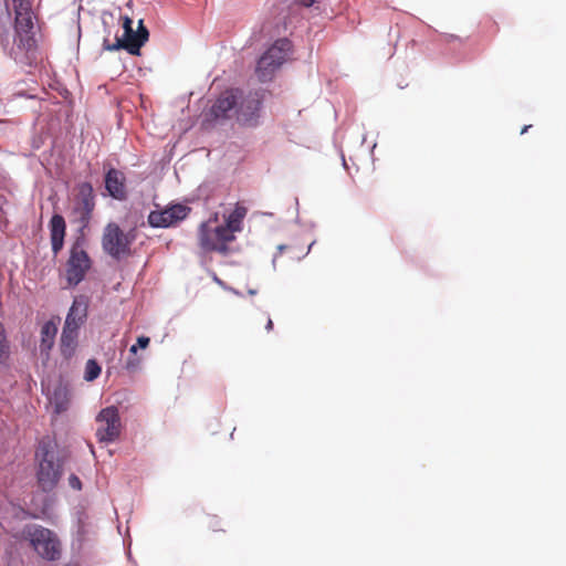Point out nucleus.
<instances>
[{
    "label": "nucleus",
    "mask_w": 566,
    "mask_h": 566,
    "mask_svg": "<svg viewBox=\"0 0 566 566\" xmlns=\"http://www.w3.org/2000/svg\"><path fill=\"white\" fill-rule=\"evenodd\" d=\"M14 36L10 42L11 14L7 0H0V44L7 55L20 64L35 59L34 14L29 0H13Z\"/></svg>",
    "instance_id": "obj_1"
},
{
    "label": "nucleus",
    "mask_w": 566,
    "mask_h": 566,
    "mask_svg": "<svg viewBox=\"0 0 566 566\" xmlns=\"http://www.w3.org/2000/svg\"><path fill=\"white\" fill-rule=\"evenodd\" d=\"M69 459V450L60 447L55 439L46 436L39 440L34 452L35 478L44 493L54 491L59 485Z\"/></svg>",
    "instance_id": "obj_2"
},
{
    "label": "nucleus",
    "mask_w": 566,
    "mask_h": 566,
    "mask_svg": "<svg viewBox=\"0 0 566 566\" xmlns=\"http://www.w3.org/2000/svg\"><path fill=\"white\" fill-rule=\"evenodd\" d=\"M292 51V43L289 39H277L269 46L256 62L255 74L265 83L270 82L275 72L286 62Z\"/></svg>",
    "instance_id": "obj_3"
},
{
    "label": "nucleus",
    "mask_w": 566,
    "mask_h": 566,
    "mask_svg": "<svg viewBox=\"0 0 566 566\" xmlns=\"http://www.w3.org/2000/svg\"><path fill=\"white\" fill-rule=\"evenodd\" d=\"M34 551L45 560L55 562L61 558L62 544L59 536L41 525H28L23 531Z\"/></svg>",
    "instance_id": "obj_4"
},
{
    "label": "nucleus",
    "mask_w": 566,
    "mask_h": 566,
    "mask_svg": "<svg viewBox=\"0 0 566 566\" xmlns=\"http://www.w3.org/2000/svg\"><path fill=\"white\" fill-rule=\"evenodd\" d=\"M264 96L265 91L263 88L247 93L240 90L235 115L241 125L256 127L260 124Z\"/></svg>",
    "instance_id": "obj_5"
},
{
    "label": "nucleus",
    "mask_w": 566,
    "mask_h": 566,
    "mask_svg": "<svg viewBox=\"0 0 566 566\" xmlns=\"http://www.w3.org/2000/svg\"><path fill=\"white\" fill-rule=\"evenodd\" d=\"M84 240L77 238L70 249V256L65 265V279L71 287L77 286L91 269V259L83 249Z\"/></svg>",
    "instance_id": "obj_6"
},
{
    "label": "nucleus",
    "mask_w": 566,
    "mask_h": 566,
    "mask_svg": "<svg viewBox=\"0 0 566 566\" xmlns=\"http://www.w3.org/2000/svg\"><path fill=\"white\" fill-rule=\"evenodd\" d=\"M99 427L96 429V438L99 443H112L122 432L120 417L117 407L109 406L102 409L96 416Z\"/></svg>",
    "instance_id": "obj_7"
},
{
    "label": "nucleus",
    "mask_w": 566,
    "mask_h": 566,
    "mask_svg": "<svg viewBox=\"0 0 566 566\" xmlns=\"http://www.w3.org/2000/svg\"><path fill=\"white\" fill-rule=\"evenodd\" d=\"M94 208L95 196L92 185L90 182L80 184L74 200L73 214L82 229L88 226Z\"/></svg>",
    "instance_id": "obj_8"
},
{
    "label": "nucleus",
    "mask_w": 566,
    "mask_h": 566,
    "mask_svg": "<svg viewBox=\"0 0 566 566\" xmlns=\"http://www.w3.org/2000/svg\"><path fill=\"white\" fill-rule=\"evenodd\" d=\"M96 537V525L84 511L77 512L76 526L72 538V549L81 553L91 547Z\"/></svg>",
    "instance_id": "obj_9"
},
{
    "label": "nucleus",
    "mask_w": 566,
    "mask_h": 566,
    "mask_svg": "<svg viewBox=\"0 0 566 566\" xmlns=\"http://www.w3.org/2000/svg\"><path fill=\"white\" fill-rule=\"evenodd\" d=\"M130 241L116 223H108L103 233L102 245L104 251L114 259H119L129 252Z\"/></svg>",
    "instance_id": "obj_10"
},
{
    "label": "nucleus",
    "mask_w": 566,
    "mask_h": 566,
    "mask_svg": "<svg viewBox=\"0 0 566 566\" xmlns=\"http://www.w3.org/2000/svg\"><path fill=\"white\" fill-rule=\"evenodd\" d=\"M239 93V88L223 92L207 113V120L219 122L231 118L237 111Z\"/></svg>",
    "instance_id": "obj_11"
},
{
    "label": "nucleus",
    "mask_w": 566,
    "mask_h": 566,
    "mask_svg": "<svg viewBox=\"0 0 566 566\" xmlns=\"http://www.w3.org/2000/svg\"><path fill=\"white\" fill-rule=\"evenodd\" d=\"M188 212V207L177 203L164 210L150 211L147 221L151 228H169L184 220Z\"/></svg>",
    "instance_id": "obj_12"
},
{
    "label": "nucleus",
    "mask_w": 566,
    "mask_h": 566,
    "mask_svg": "<svg viewBox=\"0 0 566 566\" xmlns=\"http://www.w3.org/2000/svg\"><path fill=\"white\" fill-rule=\"evenodd\" d=\"M88 313V298L85 295H77L73 298L72 305L65 317L64 324L70 323V327L80 331L86 322Z\"/></svg>",
    "instance_id": "obj_13"
},
{
    "label": "nucleus",
    "mask_w": 566,
    "mask_h": 566,
    "mask_svg": "<svg viewBox=\"0 0 566 566\" xmlns=\"http://www.w3.org/2000/svg\"><path fill=\"white\" fill-rule=\"evenodd\" d=\"M51 249L54 255H57L64 245L66 223L61 214L54 213L49 222Z\"/></svg>",
    "instance_id": "obj_14"
},
{
    "label": "nucleus",
    "mask_w": 566,
    "mask_h": 566,
    "mask_svg": "<svg viewBox=\"0 0 566 566\" xmlns=\"http://www.w3.org/2000/svg\"><path fill=\"white\" fill-rule=\"evenodd\" d=\"M105 189L117 200L126 198L125 176L120 170L111 168L105 175Z\"/></svg>",
    "instance_id": "obj_15"
},
{
    "label": "nucleus",
    "mask_w": 566,
    "mask_h": 566,
    "mask_svg": "<svg viewBox=\"0 0 566 566\" xmlns=\"http://www.w3.org/2000/svg\"><path fill=\"white\" fill-rule=\"evenodd\" d=\"M78 331L71 328L70 323L64 324L61 338H60V350L61 355L65 359H70L74 356L77 347Z\"/></svg>",
    "instance_id": "obj_16"
},
{
    "label": "nucleus",
    "mask_w": 566,
    "mask_h": 566,
    "mask_svg": "<svg viewBox=\"0 0 566 566\" xmlns=\"http://www.w3.org/2000/svg\"><path fill=\"white\" fill-rule=\"evenodd\" d=\"M57 333V327L54 322L48 321L41 327L40 352L43 355H49L54 345V339Z\"/></svg>",
    "instance_id": "obj_17"
},
{
    "label": "nucleus",
    "mask_w": 566,
    "mask_h": 566,
    "mask_svg": "<svg viewBox=\"0 0 566 566\" xmlns=\"http://www.w3.org/2000/svg\"><path fill=\"white\" fill-rule=\"evenodd\" d=\"M132 36L135 39L133 42L128 43L127 52L132 55H139L140 48L148 41V38H149V31L144 25L143 20L138 21V28L136 31V35H132Z\"/></svg>",
    "instance_id": "obj_18"
},
{
    "label": "nucleus",
    "mask_w": 566,
    "mask_h": 566,
    "mask_svg": "<svg viewBox=\"0 0 566 566\" xmlns=\"http://www.w3.org/2000/svg\"><path fill=\"white\" fill-rule=\"evenodd\" d=\"M50 402L55 413L64 412L69 407V392L66 387L62 385L56 386L50 397Z\"/></svg>",
    "instance_id": "obj_19"
},
{
    "label": "nucleus",
    "mask_w": 566,
    "mask_h": 566,
    "mask_svg": "<svg viewBox=\"0 0 566 566\" xmlns=\"http://www.w3.org/2000/svg\"><path fill=\"white\" fill-rule=\"evenodd\" d=\"M247 216V208L237 205L234 210L226 217V226L233 232L242 230V222Z\"/></svg>",
    "instance_id": "obj_20"
},
{
    "label": "nucleus",
    "mask_w": 566,
    "mask_h": 566,
    "mask_svg": "<svg viewBox=\"0 0 566 566\" xmlns=\"http://www.w3.org/2000/svg\"><path fill=\"white\" fill-rule=\"evenodd\" d=\"M132 35H136V31H134L132 29V31L126 32V30H125L123 38H116V42L113 44L108 43V41L105 39L104 43H103V48L106 51H117L120 49H124L127 51L128 43L133 42L135 39Z\"/></svg>",
    "instance_id": "obj_21"
},
{
    "label": "nucleus",
    "mask_w": 566,
    "mask_h": 566,
    "mask_svg": "<svg viewBox=\"0 0 566 566\" xmlns=\"http://www.w3.org/2000/svg\"><path fill=\"white\" fill-rule=\"evenodd\" d=\"M229 241H222V242H212L206 233L202 234V249L205 251L211 252L217 251L223 255H227L229 253Z\"/></svg>",
    "instance_id": "obj_22"
},
{
    "label": "nucleus",
    "mask_w": 566,
    "mask_h": 566,
    "mask_svg": "<svg viewBox=\"0 0 566 566\" xmlns=\"http://www.w3.org/2000/svg\"><path fill=\"white\" fill-rule=\"evenodd\" d=\"M211 230L217 242L233 241L235 239L234 233L226 224L217 226L214 228L211 226Z\"/></svg>",
    "instance_id": "obj_23"
},
{
    "label": "nucleus",
    "mask_w": 566,
    "mask_h": 566,
    "mask_svg": "<svg viewBox=\"0 0 566 566\" xmlns=\"http://www.w3.org/2000/svg\"><path fill=\"white\" fill-rule=\"evenodd\" d=\"M102 368L95 359H88L85 365L84 379L93 381L101 375Z\"/></svg>",
    "instance_id": "obj_24"
},
{
    "label": "nucleus",
    "mask_w": 566,
    "mask_h": 566,
    "mask_svg": "<svg viewBox=\"0 0 566 566\" xmlns=\"http://www.w3.org/2000/svg\"><path fill=\"white\" fill-rule=\"evenodd\" d=\"M10 354V346L3 324L0 322V364H3Z\"/></svg>",
    "instance_id": "obj_25"
},
{
    "label": "nucleus",
    "mask_w": 566,
    "mask_h": 566,
    "mask_svg": "<svg viewBox=\"0 0 566 566\" xmlns=\"http://www.w3.org/2000/svg\"><path fill=\"white\" fill-rule=\"evenodd\" d=\"M206 233L207 237L212 241L217 242V240L213 238V232L211 230V221L202 222L199 227L198 238H199V244L202 248V234Z\"/></svg>",
    "instance_id": "obj_26"
},
{
    "label": "nucleus",
    "mask_w": 566,
    "mask_h": 566,
    "mask_svg": "<svg viewBox=\"0 0 566 566\" xmlns=\"http://www.w3.org/2000/svg\"><path fill=\"white\" fill-rule=\"evenodd\" d=\"M139 359L136 357H129L125 363L126 370L134 373L139 368Z\"/></svg>",
    "instance_id": "obj_27"
},
{
    "label": "nucleus",
    "mask_w": 566,
    "mask_h": 566,
    "mask_svg": "<svg viewBox=\"0 0 566 566\" xmlns=\"http://www.w3.org/2000/svg\"><path fill=\"white\" fill-rule=\"evenodd\" d=\"M69 485L73 490H76V491H81L82 490V482H81L80 478L76 474H74V473H72L69 476Z\"/></svg>",
    "instance_id": "obj_28"
},
{
    "label": "nucleus",
    "mask_w": 566,
    "mask_h": 566,
    "mask_svg": "<svg viewBox=\"0 0 566 566\" xmlns=\"http://www.w3.org/2000/svg\"><path fill=\"white\" fill-rule=\"evenodd\" d=\"M149 342H150L149 337H147V336H139L137 338L136 345L138 346V348L145 349L149 345Z\"/></svg>",
    "instance_id": "obj_29"
},
{
    "label": "nucleus",
    "mask_w": 566,
    "mask_h": 566,
    "mask_svg": "<svg viewBox=\"0 0 566 566\" xmlns=\"http://www.w3.org/2000/svg\"><path fill=\"white\" fill-rule=\"evenodd\" d=\"M123 28L124 31L126 30V32L132 31L133 20L127 15L124 17Z\"/></svg>",
    "instance_id": "obj_30"
},
{
    "label": "nucleus",
    "mask_w": 566,
    "mask_h": 566,
    "mask_svg": "<svg viewBox=\"0 0 566 566\" xmlns=\"http://www.w3.org/2000/svg\"><path fill=\"white\" fill-rule=\"evenodd\" d=\"M213 281L219 284L221 287H223L224 290L228 289V286L224 284L223 281H221L217 275H213Z\"/></svg>",
    "instance_id": "obj_31"
},
{
    "label": "nucleus",
    "mask_w": 566,
    "mask_h": 566,
    "mask_svg": "<svg viewBox=\"0 0 566 566\" xmlns=\"http://www.w3.org/2000/svg\"><path fill=\"white\" fill-rule=\"evenodd\" d=\"M298 1L302 6L307 7V8L313 6V3H314V0H298Z\"/></svg>",
    "instance_id": "obj_32"
},
{
    "label": "nucleus",
    "mask_w": 566,
    "mask_h": 566,
    "mask_svg": "<svg viewBox=\"0 0 566 566\" xmlns=\"http://www.w3.org/2000/svg\"><path fill=\"white\" fill-rule=\"evenodd\" d=\"M272 328H273V322H272L271 318H269L268 322H266V325H265V329L268 332H270V331H272Z\"/></svg>",
    "instance_id": "obj_33"
},
{
    "label": "nucleus",
    "mask_w": 566,
    "mask_h": 566,
    "mask_svg": "<svg viewBox=\"0 0 566 566\" xmlns=\"http://www.w3.org/2000/svg\"><path fill=\"white\" fill-rule=\"evenodd\" d=\"M137 349H138V346L136 344L132 345L130 348H129V353L135 355L137 353Z\"/></svg>",
    "instance_id": "obj_34"
},
{
    "label": "nucleus",
    "mask_w": 566,
    "mask_h": 566,
    "mask_svg": "<svg viewBox=\"0 0 566 566\" xmlns=\"http://www.w3.org/2000/svg\"><path fill=\"white\" fill-rule=\"evenodd\" d=\"M227 290H228V291H230V292H232L233 294H235V295H238V296H241V295H242L240 291H238V290H235V289H233V287H228Z\"/></svg>",
    "instance_id": "obj_35"
},
{
    "label": "nucleus",
    "mask_w": 566,
    "mask_h": 566,
    "mask_svg": "<svg viewBox=\"0 0 566 566\" xmlns=\"http://www.w3.org/2000/svg\"><path fill=\"white\" fill-rule=\"evenodd\" d=\"M285 249H286V245H285V244H280V245L277 247V254L282 253Z\"/></svg>",
    "instance_id": "obj_36"
},
{
    "label": "nucleus",
    "mask_w": 566,
    "mask_h": 566,
    "mask_svg": "<svg viewBox=\"0 0 566 566\" xmlns=\"http://www.w3.org/2000/svg\"><path fill=\"white\" fill-rule=\"evenodd\" d=\"M528 128H531V125H525V126L522 128L521 134H522V135H523V134H525V133L528 130Z\"/></svg>",
    "instance_id": "obj_37"
},
{
    "label": "nucleus",
    "mask_w": 566,
    "mask_h": 566,
    "mask_svg": "<svg viewBox=\"0 0 566 566\" xmlns=\"http://www.w3.org/2000/svg\"><path fill=\"white\" fill-rule=\"evenodd\" d=\"M256 293H258V291H256V290H254V289H249V290H248V294H249V295H255Z\"/></svg>",
    "instance_id": "obj_38"
},
{
    "label": "nucleus",
    "mask_w": 566,
    "mask_h": 566,
    "mask_svg": "<svg viewBox=\"0 0 566 566\" xmlns=\"http://www.w3.org/2000/svg\"><path fill=\"white\" fill-rule=\"evenodd\" d=\"M342 161H343L344 168L347 169V164H346V159H345L344 155H342Z\"/></svg>",
    "instance_id": "obj_39"
},
{
    "label": "nucleus",
    "mask_w": 566,
    "mask_h": 566,
    "mask_svg": "<svg viewBox=\"0 0 566 566\" xmlns=\"http://www.w3.org/2000/svg\"><path fill=\"white\" fill-rule=\"evenodd\" d=\"M276 259H277V254H275V255L273 256V260H272V264H273V266H274V268H275Z\"/></svg>",
    "instance_id": "obj_40"
},
{
    "label": "nucleus",
    "mask_w": 566,
    "mask_h": 566,
    "mask_svg": "<svg viewBox=\"0 0 566 566\" xmlns=\"http://www.w3.org/2000/svg\"><path fill=\"white\" fill-rule=\"evenodd\" d=\"M6 125H7L6 122L0 120V130H2L3 126H6Z\"/></svg>",
    "instance_id": "obj_41"
},
{
    "label": "nucleus",
    "mask_w": 566,
    "mask_h": 566,
    "mask_svg": "<svg viewBox=\"0 0 566 566\" xmlns=\"http://www.w3.org/2000/svg\"><path fill=\"white\" fill-rule=\"evenodd\" d=\"M314 243H315V241H313V242L308 245L306 254L311 251V249H312V247L314 245Z\"/></svg>",
    "instance_id": "obj_42"
},
{
    "label": "nucleus",
    "mask_w": 566,
    "mask_h": 566,
    "mask_svg": "<svg viewBox=\"0 0 566 566\" xmlns=\"http://www.w3.org/2000/svg\"><path fill=\"white\" fill-rule=\"evenodd\" d=\"M64 566H78L77 564H66Z\"/></svg>",
    "instance_id": "obj_43"
}]
</instances>
